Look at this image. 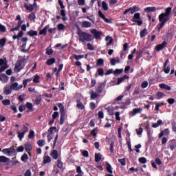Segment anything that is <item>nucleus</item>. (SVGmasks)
Here are the masks:
<instances>
[{"mask_svg": "<svg viewBox=\"0 0 176 176\" xmlns=\"http://www.w3.org/2000/svg\"><path fill=\"white\" fill-rule=\"evenodd\" d=\"M77 34L80 38V42L85 43V42H91V41H94V39L100 41L102 32L98 31L97 29H92L91 30V34H89L86 32H82V30L80 29Z\"/></svg>", "mask_w": 176, "mask_h": 176, "instance_id": "1", "label": "nucleus"}, {"mask_svg": "<svg viewBox=\"0 0 176 176\" xmlns=\"http://www.w3.org/2000/svg\"><path fill=\"white\" fill-rule=\"evenodd\" d=\"M158 19L160 23H159L157 25V28L158 32H160V31H162V28L164 27V25L166 24V23H167V21L170 20V16L166 15L165 14L161 13L159 15Z\"/></svg>", "mask_w": 176, "mask_h": 176, "instance_id": "2", "label": "nucleus"}, {"mask_svg": "<svg viewBox=\"0 0 176 176\" xmlns=\"http://www.w3.org/2000/svg\"><path fill=\"white\" fill-rule=\"evenodd\" d=\"M24 67H25V58H22L16 61L14 67V72L19 73L21 69H24Z\"/></svg>", "mask_w": 176, "mask_h": 176, "instance_id": "3", "label": "nucleus"}, {"mask_svg": "<svg viewBox=\"0 0 176 176\" xmlns=\"http://www.w3.org/2000/svg\"><path fill=\"white\" fill-rule=\"evenodd\" d=\"M58 107L59 108L60 114L59 123L60 126H63V124H64V122H65V108L64 107V104H63V103H58Z\"/></svg>", "mask_w": 176, "mask_h": 176, "instance_id": "4", "label": "nucleus"}, {"mask_svg": "<svg viewBox=\"0 0 176 176\" xmlns=\"http://www.w3.org/2000/svg\"><path fill=\"white\" fill-rule=\"evenodd\" d=\"M1 152H3L4 155H8V156H16V155H17L14 146H12L8 148H3Z\"/></svg>", "mask_w": 176, "mask_h": 176, "instance_id": "5", "label": "nucleus"}, {"mask_svg": "<svg viewBox=\"0 0 176 176\" xmlns=\"http://www.w3.org/2000/svg\"><path fill=\"white\" fill-rule=\"evenodd\" d=\"M131 21H133V23H137V25H142V20H141V14H140V12L134 14V16L131 19Z\"/></svg>", "mask_w": 176, "mask_h": 176, "instance_id": "6", "label": "nucleus"}, {"mask_svg": "<svg viewBox=\"0 0 176 176\" xmlns=\"http://www.w3.org/2000/svg\"><path fill=\"white\" fill-rule=\"evenodd\" d=\"M91 100H96V98H100L101 95L98 92L94 91L93 89H91L89 91Z\"/></svg>", "mask_w": 176, "mask_h": 176, "instance_id": "7", "label": "nucleus"}, {"mask_svg": "<svg viewBox=\"0 0 176 176\" xmlns=\"http://www.w3.org/2000/svg\"><path fill=\"white\" fill-rule=\"evenodd\" d=\"M25 150L28 152L29 156H31V151H32V144L31 142H28L25 144Z\"/></svg>", "mask_w": 176, "mask_h": 176, "instance_id": "8", "label": "nucleus"}, {"mask_svg": "<svg viewBox=\"0 0 176 176\" xmlns=\"http://www.w3.org/2000/svg\"><path fill=\"white\" fill-rule=\"evenodd\" d=\"M166 46H167V42L163 41L161 44L156 45L155 50L157 52H160V50H163V49H164V47H166Z\"/></svg>", "mask_w": 176, "mask_h": 176, "instance_id": "9", "label": "nucleus"}, {"mask_svg": "<svg viewBox=\"0 0 176 176\" xmlns=\"http://www.w3.org/2000/svg\"><path fill=\"white\" fill-rule=\"evenodd\" d=\"M28 131H29L28 127H25V131H22V132L18 131L17 132L18 138H19L20 140H23V138H24V135H25V133H28Z\"/></svg>", "mask_w": 176, "mask_h": 176, "instance_id": "10", "label": "nucleus"}, {"mask_svg": "<svg viewBox=\"0 0 176 176\" xmlns=\"http://www.w3.org/2000/svg\"><path fill=\"white\" fill-rule=\"evenodd\" d=\"M168 148H170V151H174L176 148V140L173 139L168 142Z\"/></svg>", "mask_w": 176, "mask_h": 176, "instance_id": "11", "label": "nucleus"}, {"mask_svg": "<svg viewBox=\"0 0 176 176\" xmlns=\"http://www.w3.org/2000/svg\"><path fill=\"white\" fill-rule=\"evenodd\" d=\"M98 16L100 19H102V20H104V21L105 23H111V20L107 19V17H105V15L104 14H102V12H101V10H98Z\"/></svg>", "mask_w": 176, "mask_h": 176, "instance_id": "12", "label": "nucleus"}, {"mask_svg": "<svg viewBox=\"0 0 176 176\" xmlns=\"http://www.w3.org/2000/svg\"><path fill=\"white\" fill-rule=\"evenodd\" d=\"M104 88L105 85L104 83H100L96 90L97 93H98V94H101V93H102V91H104Z\"/></svg>", "mask_w": 176, "mask_h": 176, "instance_id": "13", "label": "nucleus"}, {"mask_svg": "<svg viewBox=\"0 0 176 176\" xmlns=\"http://www.w3.org/2000/svg\"><path fill=\"white\" fill-rule=\"evenodd\" d=\"M159 87L164 90H167L168 91H170V90H171V87L168 86V85H166L165 83L160 84Z\"/></svg>", "mask_w": 176, "mask_h": 176, "instance_id": "14", "label": "nucleus"}, {"mask_svg": "<svg viewBox=\"0 0 176 176\" xmlns=\"http://www.w3.org/2000/svg\"><path fill=\"white\" fill-rule=\"evenodd\" d=\"M50 27V25H47L45 27H44L43 30H40L39 35H46L47 34V28Z\"/></svg>", "mask_w": 176, "mask_h": 176, "instance_id": "15", "label": "nucleus"}, {"mask_svg": "<svg viewBox=\"0 0 176 176\" xmlns=\"http://www.w3.org/2000/svg\"><path fill=\"white\" fill-rule=\"evenodd\" d=\"M50 156H52L54 160H57V159H58V152L57 150H53L51 152Z\"/></svg>", "mask_w": 176, "mask_h": 176, "instance_id": "16", "label": "nucleus"}, {"mask_svg": "<svg viewBox=\"0 0 176 176\" xmlns=\"http://www.w3.org/2000/svg\"><path fill=\"white\" fill-rule=\"evenodd\" d=\"M81 26L82 27V28H89V27H91V23L85 21L82 22Z\"/></svg>", "mask_w": 176, "mask_h": 176, "instance_id": "17", "label": "nucleus"}, {"mask_svg": "<svg viewBox=\"0 0 176 176\" xmlns=\"http://www.w3.org/2000/svg\"><path fill=\"white\" fill-rule=\"evenodd\" d=\"M142 111V108L133 109L132 112L131 113V115H132V116H135V115H137L138 113H140V112H141Z\"/></svg>", "mask_w": 176, "mask_h": 176, "instance_id": "18", "label": "nucleus"}, {"mask_svg": "<svg viewBox=\"0 0 176 176\" xmlns=\"http://www.w3.org/2000/svg\"><path fill=\"white\" fill-rule=\"evenodd\" d=\"M76 102H77L76 107L78 109H81V110L85 109V105L83 104V103L80 102V100L79 99L76 100Z\"/></svg>", "mask_w": 176, "mask_h": 176, "instance_id": "19", "label": "nucleus"}, {"mask_svg": "<svg viewBox=\"0 0 176 176\" xmlns=\"http://www.w3.org/2000/svg\"><path fill=\"white\" fill-rule=\"evenodd\" d=\"M144 12L146 13H151V12H156V7H147L144 8Z\"/></svg>", "mask_w": 176, "mask_h": 176, "instance_id": "20", "label": "nucleus"}, {"mask_svg": "<svg viewBox=\"0 0 176 176\" xmlns=\"http://www.w3.org/2000/svg\"><path fill=\"white\" fill-rule=\"evenodd\" d=\"M107 112L110 116H113V115H115V109L111 106H109L107 108Z\"/></svg>", "mask_w": 176, "mask_h": 176, "instance_id": "21", "label": "nucleus"}, {"mask_svg": "<svg viewBox=\"0 0 176 176\" xmlns=\"http://www.w3.org/2000/svg\"><path fill=\"white\" fill-rule=\"evenodd\" d=\"M24 8H25L26 10H29V12H34V6H32V4H30V6H28L27 3H25Z\"/></svg>", "mask_w": 176, "mask_h": 176, "instance_id": "22", "label": "nucleus"}, {"mask_svg": "<svg viewBox=\"0 0 176 176\" xmlns=\"http://www.w3.org/2000/svg\"><path fill=\"white\" fill-rule=\"evenodd\" d=\"M50 162H52V158H50V157L49 155H45L43 157V164H47V163H50Z\"/></svg>", "mask_w": 176, "mask_h": 176, "instance_id": "23", "label": "nucleus"}, {"mask_svg": "<svg viewBox=\"0 0 176 176\" xmlns=\"http://www.w3.org/2000/svg\"><path fill=\"white\" fill-rule=\"evenodd\" d=\"M106 170L109 173V174H113V171L112 170V166L111 164L106 162Z\"/></svg>", "mask_w": 176, "mask_h": 176, "instance_id": "24", "label": "nucleus"}, {"mask_svg": "<svg viewBox=\"0 0 176 176\" xmlns=\"http://www.w3.org/2000/svg\"><path fill=\"white\" fill-rule=\"evenodd\" d=\"M129 76L126 74L123 77L119 78L117 81V85H120L122 82H123L124 80H126V79H129Z\"/></svg>", "mask_w": 176, "mask_h": 176, "instance_id": "25", "label": "nucleus"}, {"mask_svg": "<svg viewBox=\"0 0 176 176\" xmlns=\"http://www.w3.org/2000/svg\"><path fill=\"white\" fill-rule=\"evenodd\" d=\"M26 35H29V36H38V32L35 30H30L27 32Z\"/></svg>", "mask_w": 176, "mask_h": 176, "instance_id": "26", "label": "nucleus"}, {"mask_svg": "<svg viewBox=\"0 0 176 176\" xmlns=\"http://www.w3.org/2000/svg\"><path fill=\"white\" fill-rule=\"evenodd\" d=\"M54 63H56V58H51L45 62V64L47 65H53V64H54Z\"/></svg>", "mask_w": 176, "mask_h": 176, "instance_id": "27", "label": "nucleus"}, {"mask_svg": "<svg viewBox=\"0 0 176 176\" xmlns=\"http://www.w3.org/2000/svg\"><path fill=\"white\" fill-rule=\"evenodd\" d=\"M140 38H145L146 35H148V30L146 28L143 29L140 33Z\"/></svg>", "mask_w": 176, "mask_h": 176, "instance_id": "28", "label": "nucleus"}, {"mask_svg": "<svg viewBox=\"0 0 176 176\" xmlns=\"http://www.w3.org/2000/svg\"><path fill=\"white\" fill-rule=\"evenodd\" d=\"M28 159H29V157H28V155H27V153H24L21 157V162H23L24 163H27V160H28Z\"/></svg>", "mask_w": 176, "mask_h": 176, "instance_id": "29", "label": "nucleus"}, {"mask_svg": "<svg viewBox=\"0 0 176 176\" xmlns=\"http://www.w3.org/2000/svg\"><path fill=\"white\" fill-rule=\"evenodd\" d=\"M130 9H131V14H134L135 12H138V10H140V8L137 6L131 7Z\"/></svg>", "mask_w": 176, "mask_h": 176, "instance_id": "30", "label": "nucleus"}, {"mask_svg": "<svg viewBox=\"0 0 176 176\" xmlns=\"http://www.w3.org/2000/svg\"><path fill=\"white\" fill-rule=\"evenodd\" d=\"M39 82H41V77L38 74L34 75L33 78V82L39 83Z\"/></svg>", "mask_w": 176, "mask_h": 176, "instance_id": "31", "label": "nucleus"}, {"mask_svg": "<svg viewBox=\"0 0 176 176\" xmlns=\"http://www.w3.org/2000/svg\"><path fill=\"white\" fill-rule=\"evenodd\" d=\"M10 160V159H9L3 155L0 156V162L1 163H8V162H9Z\"/></svg>", "mask_w": 176, "mask_h": 176, "instance_id": "32", "label": "nucleus"}, {"mask_svg": "<svg viewBox=\"0 0 176 176\" xmlns=\"http://www.w3.org/2000/svg\"><path fill=\"white\" fill-rule=\"evenodd\" d=\"M60 16H62V20L63 21H67L68 20V19H67V17H65L66 14H65V10H60Z\"/></svg>", "mask_w": 176, "mask_h": 176, "instance_id": "33", "label": "nucleus"}, {"mask_svg": "<svg viewBox=\"0 0 176 176\" xmlns=\"http://www.w3.org/2000/svg\"><path fill=\"white\" fill-rule=\"evenodd\" d=\"M26 108H28V109L30 112H32V109L34 108V105L32 104V103H31L30 102H26Z\"/></svg>", "mask_w": 176, "mask_h": 176, "instance_id": "34", "label": "nucleus"}, {"mask_svg": "<svg viewBox=\"0 0 176 176\" xmlns=\"http://www.w3.org/2000/svg\"><path fill=\"white\" fill-rule=\"evenodd\" d=\"M101 154L100 153H96L95 154V162H96V163H98V162H101Z\"/></svg>", "mask_w": 176, "mask_h": 176, "instance_id": "35", "label": "nucleus"}, {"mask_svg": "<svg viewBox=\"0 0 176 176\" xmlns=\"http://www.w3.org/2000/svg\"><path fill=\"white\" fill-rule=\"evenodd\" d=\"M96 65L98 67H102L104 65V60L102 58H99L96 60Z\"/></svg>", "mask_w": 176, "mask_h": 176, "instance_id": "36", "label": "nucleus"}, {"mask_svg": "<svg viewBox=\"0 0 176 176\" xmlns=\"http://www.w3.org/2000/svg\"><path fill=\"white\" fill-rule=\"evenodd\" d=\"M102 8L103 10H104V12H107L109 9V7H108V4H107V2L105 1L102 2Z\"/></svg>", "mask_w": 176, "mask_h": 176, "instance_id": "37", "label": "nucleus"}, {"mask_svg": "<svg viewBox=\"0 0 176 176\" xmlns=\"http://www.w3.org/2000/svg\"><path fill=\"white\" fill-rule=\"evenodd\" d=\"M97 73L99 76H104L105 74L104 73V69L103 68H98L97 69Z\"/></svg>", "mask_w": 176, "mask_h": 176, "instance_id": "38", "label": "nucleus"}, {"mask_svg": "<svg viewBox=\"0 0 176 176\" xmlns=\"http://www.w3.org/2000/svg\"><path fill=\"white\" fill-rule=\"evenodd\" d=\"M57 130V128L56 126H52L48 129V135H54V131Z\"/></svg>", "mask_w": 176, "mask_h": 176, "instance_id": "39", "label": "nucleus"}, {"mask_svg": "<svg viewBox=\"0 0 176 176\" xmlns=\"http://www.w3.org/2000/svg\"><path fill=\"white\" fill-rule=\"evenodd\" d=\"M15 20L18 21V25L19 27H21V25L23 24V21L21 20V16L20 15H17Z\"/></svg>", "mask_w": 176, "mask_h": 176, "instance_id": "40", "label": "nucleus"}, {"mask_svg": "<svg viewBox=\"0 0 176 176\" xmlns=\"http://www.w3.org/2000/svg\"><path fill=\"white\" fill-rule=\"evenodd\" d=\"M29 20L34 21L35 19H36V15H35L34 12H32L28 16Z\"/></svg>", "mask_w": 176, "mask_h": 176, "instance_id": "41", "label": "nucleus"}, {"mask_svg": "<svg viewBox=\"0 0 176 176\" xmlns=\"http://www.w3.org/2000/svg\"><path fill=\"white\" fill-rule=\"evenodd\" d=\"M57 28L58 31H64V30H65V25L63 23L58 24Z\"/></svg>", "mask_w": 176, "mask_h": 176, "instance_id": "42", "label": "nucleus"}, {"mask_svg": "<svg viewBox=\"0 0 176 176\" xmlns=\"http://www.w3.org/2000/svg\"><path fill=\"white\" fill-rule=\"evenodd\" d=\"M35 137V132L33 130H30L28 135V138L32 140Z\"/></svg>", "mask_w": 176, "mask_h": 176, "instance_id": "43", "label": "nucleus"}, {"mask_svg": "<svg viewBox=\"0 0 176 176\" xmlns=\"http://www.w3.org/2000/svg\"><path fill=\"white\" fill-rule=\"evenodd\" d=\"M122 72H123V69H116L113 72V74H114L115 76H116V75H121Z\"/></svg>", "mask_w": 176, "mask_h": 176, "instance_id": "44", "label": "nucleus"}, {"mask_svg": "<svg viewBox=\"0 0 176 176\" xmlns=\"http://www.w3.org/2000/svg\"><path fill=\"white\" fill-rule=\"evenodd\" d=\"M10 93H12V88H9V87L5 88L4 94H6V96H9Z\"/></svg>", "mask_w": 176, "mask_h": 176, "instance_id": "45", "label": "nucleus"}, {"mask_svg": "<svg viewBox=\"0 0 176 176\" xmlns=\"http://www.w3.org/2000/svg\"><path fill=\"white\" fill-rule=\"evenodd\" d=\"M85 58L84 55H76V54L74 55V58H75V60H76V61H79V60H80L81 58Z\"/></svg>", "mask_w": 176, "mask_h": 176, "instance_id": "46", "label": "nucleus"}, {"mask_svg": "<svg viewBox=\"0 0 176 176\" xmlns=\"http://www.w3.org/2000/svg\"><path fill=\"white\" fill-rule=\"evenodd\" d=\"M123 97H124V95H120L118 97H117L113 102V104H116V102H118V101H122V100H123Z\"/></svg>", "mask_w": 176, "mask_h": 176, "instance_id": "47", "label": "nucleus"}, {"mask_svg": "<svg viewBox=\"0 0 176 176\" xmlns=\"http://www.w3.org/2000/svg\"><path fill=\"white\" fill-rule=\"evenodd\" d=\"M171 9H172L171 7L167 8L164 14H165L166 16H170V14L171 13Z\"/></svg>", "mask_w": 176, "mask_h": 176, "instance_id": "48", "label": "nucleus"}, {"mask_svg": "<svg viewBox=\"0 0 176 176\" xmlns=\"http://www.w3.org/2000/svg\"><path fill=\"white\" fill-rule=\"evenodd\" d=\"M157 97H160L157 99L160 100V98H162L163 97H164V96H166V94H164V93H162L161 91H157L156 94Z\"/></svg>", "mask_w": 176, "mask_h": 176, "instance_id": "49", "label": "nucleus"}, {"mask_svg": "<svg viewBox=\"0 0 176 176\" xmlns=\"http://www.w3.org/2000/svg\"><path fill=\"white\" fill-rule=\"evenodd\" d=\"M97 131H98V128L94 129L91 131V135H94V137H97Z\"/></svg>", "mask_w": 176, "mask_h": 176, "instance_id": "50", "label": "nucleus"}, {"mask_svg": "<svg viewBox=\"0 0 176 176\" xmlns=\"http://www.w3.org/2000/svg\"><path fill=\"white\" fill-rule=\"evenodd\" d=\"M141 93V89L139 87H135L133 91V96L140 94Z\"/></svg>", "mask_w": 176, "mask_h": 176, "instance_id": "51", "label": "nucleus"}, {"mask_svg": "<svg viewBox=\"0 0 176 176\" xmlns=\"http://www.w3.org/2000/svg\"><path fill=\"white\" fill-rule=\"evenodd\" d=\"M19 86V83L17 82H14L11 85L10 89L12 90H16L17 89V87Z\"/></svg>", "mask_w": 176, "mask_h": 176, "instance_id": "52", "label": "nucleus"}, {"mask_svg": "<svg viewBox=\"0 0 176 176\" xmlns=\"http://www.w3.org/2000/svg\"><path fill=\"white\" fill-rule=\"evenodd\" d=\"M118 162L121 166H126V158L118 159Z\"/></svg>", "mask_w": 176, "mask_h": 176, "instance_id": "53", "label": "nucleus"}, {"mask_svg": "<svg viewBox=\"0 0 176 176\" xmlns=\"http://www.w3.org/2000/svg\"><path fill=\"white\" fill-rule=\"evenodd\" d=\"M144 53V51L142 50H140L137 54V57L138 60H140V57H142V54Z\"/></svg>", "mask_w": 176, "mask_h": 176, "instance_id": "54", "label": "nucleus"}, {"mask_svg": "<svg viewBox=\"0 0 176 176\" xmlns=\"http://www.w3.org/2000/svg\"><path fill=\"white\" fill-rule=\"evenodd\" d=\"M163 71L165 74H170V66L167 67L164 65Z\"/></svg>", "mask_w": 176, "mask_h": 176, "instance_id": "55", "label": "nucleus"}, {"mask_svg": "<svg viewBox=\"0 0 176 176\" xmlns=\"http://www.w3.org/2000/svg\"><path fill=\"white\" fill-rule=\"evenodd\" d=\"M2 104L3 105H10V100L9 99H6L2 100Z\"/></svg>", "mask_w": 176, "mask_h": 176, "instance_id": "56", "label": "nucleus"}, {"mask_svg": "<svg viewBox=\"0 0 176 176\" xmlns=\"http://www.w3.org/2000/svg\"><path fill=\"white\" fill-rule=\"evenodd\" d=\"M139 162L142 163V164H145L146 163V158L144 157H141L139 158Z\"/></svg>", "mask_w": 176, "mask_h": 176, "instance_id": "57", "label": "nucleus"}, {"mask_svg": "<svg viewBox=\"0 0 176 176\" xmlns=\"http://www.w3.org/2000/svg\"><path fill=\"white\" fill-rule=\"evenodd\" d=\"M6 43V38H3L0 39V46L3 47Z\"/></svg>", "mask_w": 176, "mask_h": 176, "instance_id": "58", "label": "nucleus"}, {"mask_svg": "<svg viewBox=\"0 0 176 176\" xmlns=\"http://www.w3.org/2000/svg\"><path fill=\"white\" fill-rule=\"evenodd\" d=\"M37 144L38 145V146H45V140H39L37 142Z\"/></svg>", "mask_w": 176, "mask_h": 176, "instance_id": "59", "label": "nucleus"}, {"mask_svg": "<svg viewBox=\"0 0 176 176\" xmlns=\"http://www.w3.org/2000/svg\"><path fill=\"white\" fill-rule=\"evenodd\" d=\"M148 81H144L141 84V87L142 89H146V87H148Z\"/></svg>", "mask_w": 176, "mask_h": 176, "instance_id": "60", "label": "nucleus"}, {"mask_svg": "<svg viewBox=\"0 0 176 176\" xmlns=\"http://www.w3.org/2000/svg\"><path fill=\"white\" fill-rule=\"evenodd\" d=\"M0 32H6V26L0 23Z\"/></svg>", "mask_w": 176, "mask_h": 176, "instance_id": "61", "label": "nucleus"}, {"mask_svg": "<svg viewBox=\"0 0 176 176\" xmlns=\"http://www.w3.org/2000/svg\"><path fill=\"white\" fill-rule=\"evenodd\" d=\"M115 145V143L113 142V141H112L111 143H110V148H109V151L111 152V153H113V146Z\"/></svg>", "mask_w": 176, "mask_h": 176, "instance_id": "62", "label": "nucleus"}, {"mask_svg": "<svg viewBox=\"0 0 176 176\" xmlns=\"http://www.w3.org/2000/svg\"><path fill=\"white\" fill-rule=\"evenodd\" d=\"M19 112H24V111H25V105L21 104L19 107Z\"/></svg>", "mask_w": 176, "mask_h": 176, "instance_id": "63", "label": "nucleus"}, {"mask_svg": "<svg viewBox=\"0 0 176 176\" xmlns=\"http://www.w3.org/2000/svg\"><path fill=\"white\" fill-rule=\"evenodd\" d=\"M63 162H61L60 160H57V167H58V168H63Z\"/></svg>", "mask_w": 176, "mask_h": 176, "instance_id": "64", "label": "nucleus"}]
</instances>
